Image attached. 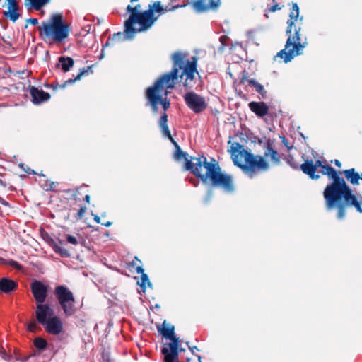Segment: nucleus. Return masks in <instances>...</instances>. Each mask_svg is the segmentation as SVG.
I'll use <instances>...</instances> for the list:
<instances>
[{"mask_svg": "<svg viewBox=\"0 0 362 362\" xmlns=\"http://www.w3.org/2000/svg\"><path fill=\"white\" fill-rule=\"evenodd\" d=\"M174 157L177 160L185 158V169L190 170L204 183L206 184L210 180L213 186L220 187L226 192H230L233 190L232 177L221 173V168L215 159L211 158V161L209 162L204 156L191 157L188 159V154L182 151L180 146L176 148Z\"/></svg>", "mask_w": 362, "mask_h": 362, "instance_id": "obj_1", "label": "nucleus"}, {"mask_svg": "<svg viewBox=\"0 0 362 362\" xmlns=\"http://www.w3.org/2000/svg\"><path fill=\"white\" fill-rule=\"evenodd\" d=\"M320 173L332 180L327 185L323 193L326 207L328 210L337 207V218L343 219L345 217L346 208L354 195L344 179L340 177L342 172L337 171L325 161Z\"/></svg>", "mask_w": 362, "mask_h": 362, "instance_id": "obj_2", "label": "nucleus"}, {"mask_svg": "<svg viewBox=\"0 0 362 362\" xmlns=\"http://www.w3.org/2000/svg\"><path fill=\"white\" fill-rule=\"evenodd\" d=\"M228 151L231 154L234 165L241 168L250 178H252L259 172H264L269 170V165L264 160V157H270L271 160L275 163L279 162L278 153L272 148V145L269 141L267 142L264 157L253 155L245 150L244 146L238 142L232 143Z\"/></svg>", "mask_w": 362, "mask_h": 362, "instance_id": "obj_3", "label": "nucleus"}, {"mask_svg": "<svg viewBox=\"0 0 362 362\" xmlns=\"http://www.w3.org/2000/svg\"><path fill=\"white\" fill-rule=\"evenodd\" d=\"M185 59L186 54L180 52H175L172 55L173 69L170 72L163 74L156 81L153 86L148 87L147 89L162 92L164 95L167 96L169 93L168 89L174 88L178 78H182L183 76H186L184 86L189 88L188 80L192 81L197 73V60L194 57L193 61H187L186 63Z\"/></svg>", "mask_w": 362, "mask_h": 362, "instance_id": "obj_4", "label": "nucleus"}, {"mask_svg": "<svg viewBox=\"0 0 362 362\" xmlns=\"http://www.w3.org/2000/svg\"><path fill=\"white\" fill-rule=\"evenodd\" d=\"M141 6L136 4L134 7L128 5L127 11L129 13V18L124 23V37L132 40L137 33L145 31L150 28L157 18L154 17L153 10L140 12Z\"/></svg>", "mask_w": 362, "mask_h": 362, "instance_id": "obj_5", "label": "nucleus"}, {"mask_svg": "<svg viewBox=\"0 0 362 362\" xmlns=\"http://www.w3.org/2000/svg\"><path fill=\"white\" fill-rule=\"evenodd\" d=\"M299 16V11H291L290 13V19L288 20V27L286 28V40L285 48L277 53L276 57L284 59V62H291L296 56L302 54L305 45L300 42V28H297L294 22L297 21Z\"/></svg>", "mask_w": 362, "mask_h": 362, "instance_id": "obj_6", "label": "nucleus"}, {"mask_svg": "<svg viewBox=\"0 0 362 362\" xmlns=\"http://www.w3.org/2000/svg\"><path fill=\"white\" fill-rule=\"evenodd\" d=\"M39 32L41 36L60 42L69 37L70 25L64 23L61 13H54L47 21L42 22Z\"/></svg>", "mask_w": 362, "mask_h": 362, "instance_id": "obj_7", "label": "nucleus"}, {"mask_svg": "<svg viewBox=\"0 0 362 362\" xmlns=\"http://www.w3.org/2000/svg\"><path fill=\"white\" fill-rule=\"evenodd\" d=\"M35 316L37 322L44 326L47 332L57 335L63 330L61 319L54 315V310L49 305H37Z\"/></svg>", "mask_w": 362, "mask_h": 362, "instance_id": "obj_8", "label": "nucleus"}, {"mask_svg": "<svg viewBox=\"0 0 362 362\" xmlns=\"http://www.w3.org/2000/svg\"><path fill=\"white\" fill-rule=\"evenodd\" d=\"M174 329V326L165 327L163 324V328L159 329V332L165 338L171 341V342L165 344L161 350V353L164 355V362L178 361V344L180 341L175 335Z\"/></svg>", "mask_w": 362, "mask_h": 362, "instance_id": "obj_9", "label": "nucleus"}, {"mask_svg": "<svg viewBox=\"0 0 362 362\" xmlns=\"http://www.w3.org/2000/svg\"><path fill=\"white\" fill-rule=\"evenodd\" d=\"M162 92L153 91V89H147L146 90V98L148 100V103L154 112H158V104H161L162 107L164 110V113H166L165 111L170 107V100L167 98V96L165 95L163 98Z\"/></svg>", "mask_w": 362, "mask_h": 362, "instance_id": "obj_10", "label": "nucleus"}, {"mask_svg": "<svg viewBox=\"0 0 362 362\" xmlns=\"http://www.w3.org/2000/svg\"><path fill=\"white\" fill-rule=\"evenodd\" d=\"M184 98L187 106L194 113H200L207 107L205 98L194 92L187 93Z\"/></svg>", "mask_w": 362, "mask_h": 362, "instance_id": "obj_11", "label": "nucleus"}, {"mask_svg": "<svg viewBox=\"0 0 362 362\" xmlns=\"http://www.w3.org/2000/svg\"><path fill=\"white\" fill-rule=\"evenodd\" d=\"M30 288L33 297L35 301L37 303V305H45L44 302L45 301L47 296V286L40 281L35 280L32 282Z\"/></svg>", "mask_w": 362, "mask_h": 362, "instance_id": "obj_12", "label": "nucleus"}, {"mask_svg": "<svg viewBox=\"0 0 362 362\" xmlns=\"http://www.w3.org/2000/svg\"><path fill=\"white\" fill-rule=\"evenodd\" d=\"M220 0H197L192 3V7L198 13L217 9L220 6Z\"/></svg>", "mask_w": 362, "mask_h": 362, "instance_id": "obj_13", "label": "nucleus"}, {"mask_svg": "<svg viewBox=\"0 0 362 362\" xmlns=\"http://www.w3.org/2000/svg\"><path fill=\"white\" fill-rule=\"evenodd\" d=\"M54 293L59 304H62L66 301H75L73 293L64 286H57Z\"/></svg>", "mask_w": 362, "mask_h": 362, "instance_id": "obj_14", "label": "nucleus"}, {"mask_svg": "<svg viewBox=\"0 0 362 362\" xmlns=\"http://www.w3.org/2000/svg\"><path fill=\"white\" fill-rule=\"evenodd\" d=\"M30 94L32 96V102L37 105L46 102L50 98L48 93L35 86L30 87Z\"/></svg>", "mask_w": 362, "mask_h": 362, "instance_id": "obj_15", "label": "nucleus"}, {"mask_svg": "<svg viewBox=\"0 0 362 362\" xmlns=\"http://www.w3.org/2000/svg\"><path fill=\"white\" fill-rule=\"evenodd\" d=\"M8 1V11H4V16L11 21L16 22L20 17L18 12V5L17 0H6Z\"/></svg>", "mask_w": 362, "mask_h": 362, "instance_id": "obj_16", "label": "nucleus"}, {"mask_svg": "<svg viewBox=\"0 0 362 362\" xmlns=\"http://www.w3.org/2000/svg\"><path fill=\"white\" fill-rule=\"evenodd\" d=\"M168 115L166 113H164L162 115V116L160 118L158 124L160 128L162 134L163 136L169 139V140L171 141L172 144L175 146V148L179 146L177 143L174 140L173 136H171L170 132L169 130L168 126Z\"/></svg>", "mask_w": 362, "mask_h": 362, "instance_id": "obj_17", "label": "nucleus"}, {"mask_svg": "<svg viewBox=\"0 0 362 362\" xmlns=\"http://www.w3.org/2000/svg\"><path fill=\"white\" fill-rule=\"evenodd\" d=\"M249 107L258 117H262L268 114L269 107L264 102H250Z\"/></svg>", "mask_w": 362, "mask_h": 362, "instance_id": "obj_18", "label": "nucleus"}, {"mask_svg": "<svg viewBox=\"0 0 362 362\" xmlns=\"http://www.w3.org/2000/svg\"><path fill=\"white\" fill-rule=\"evenodd\" d=\"M300 168L312 180H318L320 178V175L315 174L316 170L313 160H306L305 163L300 165Z\"/></svg>", "mask_w": 362, "mask_h": 362, "instance_id": "obj_19", "label": "nucleus"}, {"mask_svg": "<svg viewBox=\"0 0 362 362\" xmlns=\"http://www.w3.org/2000/svg\"><path fill=\"white\" fill-rule=\"evenodd\" d=\"M17 287V283L9 278L4 277L0 279V291L3 293H9L15 291Z\"/></svg>", "mask_w": 362, "mask_h": 362, "instance_id": "obj_20", "label": "nucleus"}, {"mask_svg": "<svg viewBox=\"0 0 362 362\" xmlns=\"http://www.w3.org/2000/svg\"><path fill=\"white\" fill-rule=\"evenodd\" d=\"M341 172L346 178L354 185H358L359 180H362V173L356 172L354 168L344 170Z\"/></svg>", "mask_w": 362, "mask_h": 362, "instance_id": "obj_21", "label": "nucleus"}, {"mask_svg": "<svg viewBox=\"0 0 362 362\" xmlns=\"http://www.w3.org/2000/svg\"><path fill=\"white\" fill-rule=\"evenodd\" d=\"M49 0H25V6L28 8H33L39 11L43 6L49 2Z\"/></svg>", "mask_w": 362, "mask_h": 362, "instance_id": "obj_22", "label": "nucleus"}, {"mask_svg": "<svg viewBox=\"0 0 362 362\" xmlns=\"http://www.w3.org/2000/svg\"><path fill=\"white\" fill-rule=\"evenodd\" d=\"M74 303L75 301H66L62 304H59L66 316H71L75 313L76 308Z\"/></svg>", "mask_w": 362, "mask_h": 362, "instance_id": "obj_23", "label": "nucleus"}, {"mask_svg": "<svg viewBox=\"0 0 362 362\" xmlns=\"http://www.w3.org/2000/svg\"><path fill=\"white\" fill-rule=\"evenodd\" d=\"M59 62L60 63V65L62 66V69L64 72H67L70 70V69L74 66V60L71 57H60L59 58Z\"/></svg>", "mask_w": 362, "mask_h": 362, "instance_id": "obj_24", "label": "nucleus"}, {"mask_svg": "<svg viewBox=\"0 0 362 362\" xmlns=\"http://www.w3.org/2000/svg\"><path fill=\"white\" fill-rule=\"evenodd\" d=\"M247 82H248V85L250 86L254 87L255 88L256 91L259 95H261V96L263 98H267V91L265 90L264 86L262 84L258 83L255 79H248Z\"/></svg>", "mask_w": 362, "mask_h": 362, "instance_id": "obj_25", "label": "nucleus"}, {"mask_svg": "<svg viewBox=\"0 0 362 362\" xmlns=\"http://www.w3.org/2000/svg\"><path fill=\"white\" fill-rule=\"evenodd\" d=\"M92 66H88L86 69L83 68L81 70L80 73L74 78L66 81L65 84H71L74 83L76 81L80 80L81 78L84 75H88L89 72H91Z\"/></svg>", "mask_w": 362, "mask_h": 362, "instance_id": "obj_26", "label": "nucleus"}, {"mask_svg": "<svg viewBox=\"0 0 362 362\" xmlns=\"http://www.w3.org/2000/svg\"><path fill=\"white\" fill-rule=\"evenodd\" d=\"M139 284L144 292L146 291V284H148L149 286H151V283L150 282L148 276L146 274H143L141 276V281H139Z\"/></svg>", "mask_w": 362, "mask_h": 362, "instance_id": "obj_27", "label": "nucleus"}, {"mask_svg": "<svg viewBox=\"0 0 362 362\" xmlns=\"http://www.w3.org/2000/svg\"><path fill=\"white\" fill-rule=\"evenodd\" d=\"M34 344L38 349L45 350L47 346V342L45 339L37 337L34 340Z\"/></svg>", "mask_w": 362, "mask_h": 362, "instance_id": "obj_28", "label": "nucleus"}, {"mask_svg": "<svg viewBox=\"0 0 362 362\" xmlns=\"http://www.w3.org/2000/svg\"><path fill=\"white\" fill-rule=\"evenodd\" d=\"M122 36H123V35L120 32L113 34L112 37H110L107 40V42H106V43L105 45V47L110 46V45H111V44L112 42L119 41V39L122 38Z\"/></svg>", "mask_w": 362, "mask_h": 362, "instance_id": "obj_29", "label": "nucleus"}, {"mask_svg": "<svg viewBox=\"0 0 362 362\" xmlns=\"http://www.w3.org/2000/svg\"><path fill=\"white\" fill-rule=\"evenodd\" d=\"M54 251L57 253L60 254L62 257H68L70 256V253L66 249L58 245L54 247Z\"/></svg>", "mask_w": 362, "mask_h": 362, "instance_id": "obj_30", "label": "nucleus"}, {"mask_svg": "<svg viewBox=\"0 0 362 362\" xmlns=\"http://www.w3.org/2000/svg\"><path fill=\"white\" fill-rule=\"evenodd\" d=\"M0 357L6 361H10L11 358V356L8 355L4 349L0 351Z\"/></svg>", "mask_w": 362, "mask_h": 362, "instance_id": "obj_31", "label": "nucleus"}, {"mask_svg": "<svg viewBox=\"0 0 362 362\" xmlns=\"http://www.w3.org/2000/svg\"><path fill=\"white\" fill-rule=\"evenodd\" d=\"M66 240L68 243L72 244V245H78V241L77 238L71 235H66Z\"/></svg>", "mask_w": 362, "mask_h": 362, "instance_id": "obj_32", "label": "nucleus"}, {"mask_svg": "<svg viewBox=\"0 0 362 362\" xmlns=\"http://www.w3.org/2000/svg\"><path fill=\"white\" fill-rule=\"evenodd\" d=\"M287 163L294 169H298V163H296L294 160H293V158L292 157H289L287 158Z\"/></svg>", "mask_w": 362, "mask_h": 362, "instance_id": "obj_33", "label": "nucleus"}, {"mask_svg": "<svg viewBox=\"0 0 362 362\" xmlns=\"http://www.w3.org/2000/svg\"><path fill=\"white\" fill-rule=\"evenodd\" d=\"M86 206L81 207L80 209L78 210V213H77L76 217L78 218H81L83 216L84 213L86 212Z\"/></svg>", "mask_w": 362, "mask_h": 362, "instance_id": "obj_34", "label": "nucleus"}, {"mask_svg": "<svg viewBox=\"0 0 362 362\" xmlns=\"http://www.w3.org/2000/svg\"><path fill=\"white\" fill-rule=\"evenodd\" d=\"M36 327H37V323L35 321L30 322L28 326V329L30 332H35Z\"/></svg>", "mask_w": 362, "mask_h": 362, "instance_id": "obj_35", "label": "nucleus"}, {"mask_svg": "<svg viewBox=\"0 0 362 362\" xmlns=\"http://www.w3.org/2000/svg\"><path fill=\"white\" fill-rule=\"evenodd\" d=\"M153 8L157 12H161L163 11L162 7L160 6V1H156L153 4Z\"/></svg>", "mask_w": 362, "mask_h": 362, "instance_id": "obj_36", "label": "nucleus"}, {"mask_svg": "<svg viewBox=\"0 0 362 362\" xmlns=\"http://www.w3.org/2000/svg\"><path fill=\"white\" fill-rule=\"evenodd\" d=\"M324 165V162L317 160L314 163V166L315 167V170H317V168L320 167L322 168V166Z\"/></svg>", "mask_w": 362, "mask_h": 362, "instance_id": "obj_37", "label": "nucleus"}, {"mask_svg": "<svg viewBox=\"0 0 362 362\" xmlns=\"http://www.w3.org/2000/svg\"><path fill=\"white\" fill-rule=\"evenodd\" d=\"M281 9V7L279 6L278 4H274L273 6H272L269 8V11L270 12H275L277 10H280Z\"/></svg>", "mask_w": 362, "mask_h": 362, "instance_id": "obj_38", "label": "nucleus"}, {"mask_svg": "<svg viewBox=\"0 0 362 362\" xmlns=\"http://www.w3.org/2000/svg\"><path fill=\"white\" fill-rule=\"evenodd\" d=\"M27 21L33 25H36L38 24V20L37 18H29L27 20Z\"/></svg>", "mask_w": 362, "mask_h": 362, "instance_id": "obj_39", "label": "nucleus"}, {"mask_svg": "<svg viewBox=\"0 0 362 362\" xmlns=\"http://www.w3.org/2000/svg\"><path fill=\"white\" fill-rule=\"evenodd\" d=\"M136 272H137L138 274H141V275H142L143 274H145V273H144V269L142 268V267H141V266H138V267H136Z\"/></svg>", "mask_w": 362, "mask_h": 362, "instance_id": "obj_40", "label": "nucleus"}, {"mask_svg": "<svg viewBox=\"0 0 362 362\" xmlns=\"http://www.w3.org/2000/svg\"><path fill=\"white\" fill-rule=\"evenodd\" d=\"M10 265L14 267H19V264L16 262V261H14V260H11L10 262H9Z\"/></svg>", "mask_w": 362, "mask_h": 362, "instance_id": "obj_41", "label": "nucleus"}, {"mask_svg": "<svg viewBox=\"0 0 362 362\" xmlns=\"http://www.w3.org/2000/svg\"><path fill=\"white\" fill-rule=\"evenodd\" d=\"M292 11H299V7L296 3H293Z\"/></svg>", "mask_w": 362, "mask_h": 362, "instance_id": "obj_42", "label": "nucleus"}, {"mask_svg": "<svg viewBox=\"0 0 362 362\" xmlns=\"http://www.w3.org/2000/svg\"><path fill=\"white\" fill-rule=\"evenodd\" d=\"M185 5H175V6H173L171 8H170L168 11H175V9L178 8H181V7H183L185 6Z\"/></svg>", "mask_w": 362, "mask_h": 362, "instance_id": "obj_43", "label": "nucleus"}, {"mask_svg": "<svg viewBox=\"0 0 362 362\" xmlns=\"http://www.w3.org/2000/svg\"><path fill=\"white\" fill-rule=\"evenodd\" d=\"M212 197V192L211 191H209L208 192V195H207V198L206 199L205 202H207L210 200V199Z\"/></svg>", "mask_w": 362, "mask_h": 362, "instance_id": "obj_44", "label": "nucleus"}, {"mask_svg": "<svg viewBox=\"0 0 362 362\" xmlns=\"http://www.w3.org/2000/svg\"><path fill=\"white\" fill-rule=\"evenodd\" d=\"M93 219L97 223H100V218L98 215H94Z\"/></svg>", "mask_w": 362, "mask_h": 362, "instance_id": "obj_45", "label": "nucleus"}, {"mask_svg": "<svg viewBox=\"0 0 362 362\" xmlns=\"http://www.w3.org/2000/svg\"><path fill=\"white\" fill-rule=\"evenodd\" d=\"M189 349L191 351V352L194 354V350H198L197 347L196 346H189Z\"/></svg>", "mask_w": 362, "mask_h": 362, "instance_id": "obj_46", "label": "nucleus"}, {"mask_svg": "<svg viewBox=\"0 0 362 362\" xmlns=\"http://www.w3.org/2000/svg\"><path fill=\"white\" fill-rule=\"evenodd\" d=\"M334 163L336 166L341 168V163L339 160H334Z\"/></svg>", "mask_w": 362, "mask_h": 362, "instance_id": "obj_47", "label": "nucleus"}, {"mask_svg": "<svg viewBox=\"0 0 362 362\" xmlns=\"http://www.w3.org/2000/svg\"><path fill=\"white\" fill-rule=\"evenodd\" d=\"M101 224L105 227H109V226H112V223L110 221H107L105 223H102Z\"/></svg>", "mask_w": 362, "mask_h": 362, "instance_id": "obj_48", "label": "nucleus"}, {"mask_svg": "<svg viewBox=\"0 0 362 362\" xmlns=\"http://www.w3.org/2000/svg\"><path fill=\"white\" fill-rule=\"evenodd\" d=\"M90 195L86 194V195L85 196V197H84V200H85L86 202L89 203V202H90Z\"/></svg>", "mask_w": 362, "mask_h": 362, "instance_id": "obj_49", "label": "nucleus"}, {"mask_svg": "<svg viewBox=\"0 0 362 362\" xmlns=\"http://www.w3.org/2000/svg\"><path fill=\"white\" fill-rule=\"evenodd\" d=\"M0 203L3 204L4 205H7L8 203L4 201L1 197H0Z\"/></svg>", "mask_w": 362, "mask_h": 362, "instance_id": "obj_50", "label": "nucleus"}, {"mask_svg": "<svg viewBox=\"0 0 362 362\" xmlns=\"http://www.w3.org/2000/svg\"><path fill=\"white\" fill-rule=\"evenodd\" d=\"M185 351V349H183V348H179V347H178V353H179V352H182V351Z\"/></svg>", "mask_w": 362, "mask_h": 362, "instance_id": "obj_51", "label": "nucleus"}, {"mask_svg": "<svg viewBox=\"0 0 362 362\" xmlns=\"http://www.w3.org/2000/svg\"><path fill=\"white\" fill-rule=\"evenodd\" d=\"M27 173H28L35 174V172L33 170H31V172H28V171H27Z\"/></svg>", "mask_w": 362, "mask_h": 362, "instance_id": "obj_52", "label": "nucleus"}, {"mask_svg": "<svg viewBox=\"0 0 362 362\" xmlns=\"http://www.w3.org/2000/svg\"><path fill=\"white\" fill-rule=\"evenodd\" d=\"M196 356L198 358L199 361L201 360V356L199 355H196Z\"/></svg>", "mask_w": 362, "mask_h": 362, "instance_id": "obj_53", "label": "nucleus"}, {"mask_svg": "<svg viewBox=\"0 0 362 362\" xmlns=\"http://www.w3.org/2000/svg\"><path fill=\"white\" fill-rule=\"evenodd\" d=\"M54 185V182H52V185H51V187H50V189H52V185Z\"/></svg>", "mask_w": 362, "mask_h": 362, "instance_id": "obj_54", "label": "nucleus"}, {"mask_svg": "<svg viewBox=\"0 0 362 362\" xmlns=\"http://www.w3.org/2000/svg\"><path fill=\"white\" fill-rule=\"evenodd\" d=\"M186 344L188 347L190 346L189 342H187Z\"/></svg>", "mask_w": 362, "mask_h": 362, "instance_id": "obj_55", "label": "nucleus"}, {"mask_svg": "<svg viewBox=\"0 0 362 362\" xmlns=\"http://www.w3.org/2000/svg\"><path fill=\"white\" fill-rule=\"evenodd\" d=\"M135 259H136V260H137V261H139V262H140V260H139V259H138V258H137V257H135Z\"/></svg>", "mask_w": 362, "mask_h": 362, "instance_id": "obj_56", "label": "nucleus"}, {"mask_svg": "<svg viewBox=\"0 0 362 362\" xmlns=\"http://www.w3.org/2000/svg\"><path fill=\"white\" fill-rule=\"evenodd\" d=\"M1 350V349H0V351Z\"/></svg>", "mask_w": 362, "mask_h": 362, "instance_id": "obj_57", "label": "nucleus"}]
</instances>
